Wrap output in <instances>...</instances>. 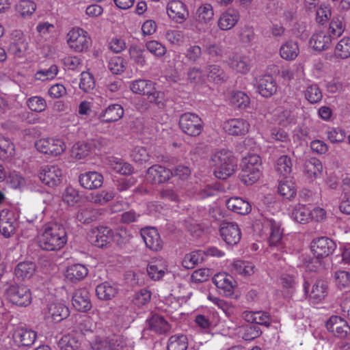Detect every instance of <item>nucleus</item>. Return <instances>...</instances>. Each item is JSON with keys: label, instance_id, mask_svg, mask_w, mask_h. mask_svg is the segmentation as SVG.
I'll list each match as a JSON object with an SVG mask.
<instances>
[{"label": "nucleus", "instance_id": "nucleus-43", "mask_svg": "<svg viewBox=\"0 0 350 350\" xmlns=\"http://www.w3.org/2000/svg\"><path fill=\"white\" fill-rule=\"evenodd\" d=\"M229 65L233 70L242 74H245L250 70L249 59L246 57H233L230 59Z\"/></svg>", "mask_w": 350, "mask_h": 350}, {"label": "nucleus", "instance_id": "nucleus-14", "mask_svg": "<svg viewBox=\"0 0 350 350\" xmlns=\"http://www.w3.org/2000/svg\"><path fill=\"white\" fill-rule=\"evenodd\" d=\"M212 280L217 288L223 290L226 296H231L234 293L237 282L232 275L226 273H219L213 277Z\"/></svg>", "mask_w": 350, "mask_h": 350}, {"label": "nucleus", "instance_id": "nucleus-21", "mask_svg": "<svg viewBox=\"0 0 350 350\" xmlns=\"http://www.w3.org/2000/svg\"><path fill=\"white\" fill-rule=\"evenodd\" d=\"M13 338L21 346L31 347L36 341L37 334L31 329L21 327L14 331Z\"/></svg>", "mask_w": 350, "mask_h": 350}, {"label": "nucleus", "instance_id": "nucleus-25", "mask_svg": "<svg viewBox=\"0 0 350 350\" xmlns=\"http://www.w3.org/2000/svg\"><path fill=\"white\" fill-rule=\"evenodd\" d=\"M226 206L229 210L240 215H247L252 210L251 205L247 201L238 197L228 199L226 201Z\"/></svg>", "mask_w": 350, "mask_h": 350}, {"label": "nucleus", "instance_id": "nucleus-62", "mask_svg": "<svg viewBox=\"0 0 350 350\" xmlns=\"http://www.w3.org/2000/svg\"><path fill=\"white\" fill-rule=\"evenodd\" d=\"M28 49V44L22 40L10 43L8 52L16 57H21Z\"/></svg>", "mask_w": 350, "mask_h": 350}, {"label": "nucleus", "instance_id": "nucleus-60", "mask_svg": "<svg viewBox=\"0 0 350 350\" xmlns=\"http://www.w3.org/2000/svg\"><path fill=\"white\" fill-rule=\"evenodd\" d=\"M262 334V331L257 325L248 324L244 327V332L242 338L245 340H252L258 338Z\"/></svg>", "mask_w": 350, "mask_h": 350}, {"label": "nucleus", "instance_id": "nucleus-38", "mask_svg": "<svg viewBox=\"0 0 350 350\" xmlns=\"http://www.w3.org/2000/svg\"><path fill=\"white\" fill-rule=\"evenodd\" d=\"M206 72L208 78L215 83H222L228 79L227 75L219 65L211 64L207 66Z\"/></svg>", "mask_w": 350, "mask_h": 350}, {"label": "nucleus", "instance_id": "nucleus-8", "mask_svg": "<svg viewBox=\"0 0 350 350\" xmlns=\"http://www.w3.org/2000/svg\"><path fill=\"white\" fill-rule=\"evenodd\" d=\"M222 239L230 245H237L241 240V230L235 222L223 221L219 226Z\"/></svg>", "mask_w": 350, "mask_h": 350}, {"label": "nucleus", "instance_id": "nucleus-9", "mask_svg": "<svg viewBox=\"0 0 350 350\" xmlns=\"http://www.w3.org/2000/svg\"><path fill=\"white\" fill-rule=\"evenodd\" d=\"M62 170L56 165H44L39 172V178L44 185L53 187L58 185L62 181Z\"/></svg>", "mask_w": 350, "mask_h": 350}, {"label": "nucleus", "instance_id": "nucleus-26", "mask_svg": "<svg viewBox=\"0 0 350 350\" xmlns=\"http://www.w3.org/2000/svg\"><path fill=\"white\" fill-rule=\"evenodd\" d=\"M88 273V270L82 264H73L68 267L66 278L72 282H77L84 279Z\"/></svg>", "mask_w": 350, "mask_h": 350}, {"label": "nucleus", "instance_id": "nucleus-3", "mask_svg": "<svg viewBox=\"0 0 350 350\" xmlns=\"http://www.w3.org/2000/svg\"><path fill=\"white\" fill-rule=\"evenodd\" d=\"M179 126L181 131L191 137L200 135L204 129V122L194 113H183L179 118Z\"/></svg>", "mask_w": 350, "mask_h": 350}, {"label": "nucleus", "instance_id": "nucleus-51", "mask_svg": "<svg viewBox=\"0 0 350 350\" xmlns=\"http://www.w3.org/2000/svg\"><path fill=\"white\" fill-rule=\"evenodd\" d=\"M129 54L131 59L135 64L143 67L146 65V51L139 46H132L129 49Z\"/></svg>", "mask_w": 350, "mask_h": 350}, {"label": "nucleus", "instance_id": "nucleus-58", "mask_svg": "<svg viewBox=\"0 0 350 350\" xmlns=\"http://www.w3.org/2000/svg\"><path fill=\"white\" fill-rule=\"evenodd\" d=\"M114 198L112 191H101L91 196V202L99 205H103L111 201Z\"/></svg>", "mask_w": 350, "mask_h": 350}, {"label": "nucleus", "instance_id": "nucleus-24", "mask_svg": "<svg viewBox=\"0 0 350 350\" xmlns=\"http://www.w3.org/2000/svg\"><path fill=\"white\" fill-rule=\"evenodd\" d=\"M124 115L123 107L119 104L110 105L104 112L99 115V120L103 122H112L120 120Z\"/></svg>", "mask_w": 350, "mask_h": 350}, {"label": "nucleus", "instance_id": "nucleus-53", "mask_svg": "<svg viewBox=\"0 0 350 350\" xmlns=\"http://www.w3.org/2000/svg\"><path fill=\"white\" fill-rule=\"evenodd\" d=\"M90 145L85 142H77L72 148V155L78 159L88 156L90 152Z\"/></svg>", "mask_w": 350, "mask_h": 350}, {"label": "nucleus", "instance_id": "nucleus-6", "mask_svg": "<svg viewBox=\"0 0 350 350\" xmlns=\"http://www.w3.org/2000/svg\"><path fill=\"white\" fill-rule=\"evenodd\" d=\"M35 146L39 152L51 157L60 155L66 148L62 140L54 138L40 139L36 142Z\"/></svg>", "mask_w": 350, "mask_h": 350}, {"label": "nucleus", "instance_id": "nucleus-27", "mask_svg": "<svg viewBox=\"0 0 350 350\" xmlns=\"http://www.w3.org/2000/svg\"><path fill=\"white\" fill-rule=\"evenodd\" d=\"M332 38L323 31L314 33L310 38L309 43L316 51H321L328 49L332 42Z\"/></svg>", "mask_w": 350, "mask_h": 350}, {"label": "nucleus", "instance_id": "nucleus-39", "mask_svg": "<svg viewBox=\"0 0 350 350\" xmlns=\"http://www.w3.org/2000/svg\"><path fill=\"white\" fill-rule=\"evenodd\" d=\"M345 28V19L342 16H337L333 18L329 23V36L332 39L340 36L344 32Z\"/></svg>", "mask_w": 350, "mask_h": 350}, {"label": "nucleus", "instance_id": "nucleus-16", "mask_svg": "<svg viewBox=\"0 0 350 350\" xmlns=\"http://www.w3.org/2000/svg\"><path fill=\"white\" fill-rule=\"evenodd\" d=\"M250 124L244 119H230L224 123V129L231 135H244L249 131Z\"/></svg>", "mask_w": 350, "mask_h": 350}, {"label": "nucleus", "instance_id": "nucleus-17", "mask_svg": "<svg viewBox=\"0 0 350 350\" xmlns=\"http://www.w3.org/2000/svg\"><path fill=\"white\" fill-rule=\"evenodd\" d=\"M80 185L87 189H95L100 187L103 183V176L97 172H88L79 177Z\"/></svg>", "mask_w": 350, "mask_h": 350}, {"label": "nucleus", "instance_id": "nucleus-55", "mask_svg": "<svg viewBox=\"0 0 350 350\" xmlns=\"http://www.w3.org/2000/svg\"><path fill=\"white\" fill-rule=\"evenodd\" d=\"M152 293L147 288H142L135 293L133 299V302L137 306H142L147 304L151 299Z\"/></svg>", "mask_w": 350, "mask_h": 350}, {"label": "nucleus", "instance_id": "nucleus-63", "mask_svg": "<svg viewBox=\"0 0 350 350\" xmlns=\"http://www.w3.org/2000/svg\"><path fill=\"white\" fill-rule=\"evenodd\" d=\"M108 68L113 74H120L124 70L125 62L121 57H112L109 62Z\"/></svg>", "mask_w": 350, "mask_h": 350}, {"label": "nucleus", "instance_id": "nucleus-44", "mask_svg": "<svg viewBox=\"0 0 350 350\" xmlns=\"http://www.w3.org/2000/svg\"><path fill=\"white\" fill-rule=\"evenodd\" d=\"M15 154L14 144L8 139L0 137V159L8 160Z\"/></svg>", "mask_w": 350, "mask_h": 350}, {"label": "nucleus", "instance_id": "nucleus-29", "mask_svg": "<svg viewBox=\"0 0 350 350\" xmlns=\"http://www.w3.org/2000/svg\"><path fill=\"white\" fill-rule=\"evenodd\" d=\"M254 269V267L251 263L240 260H236L229 265V270L232 274L243 276L253 274Z\"/></svg>", "mask_w": 350, "mask_h": 350}, {"label": "nucleus", "instance_id": "nucleus-40", "mask_svg": "<svg viewBox=\"0 0 350 350\" xmlns=\"http://www.w3.org/2000/svg\"><path fill=\"white\" fill-rule=\"evenodd\" d=\"M327 293V282L319 280L313 284L310 297L314 301H320L325 298Z\"/></svg>", "mask_w": 350, "mask_h": 350}, {"label": "nucleus", "instance_id": "nucleus-59", "mask_svg": "<svg viewBox=\"0 0 350 350\" xmlns=\"http://www.w3.org/2000/svg\"><path fill=\"white\" fill-rule=\"evenodd\" d=\"M202 49L198 45L190 46L185 52L187 61L191 64L197 63L202 57Z\"/></svg>", "mask_w": 350, "mask_h": 350}, {"label": "nucleus", "instance_id": "nucleus-32", "mask_svg": "<svg viewBox=\"0 0 350 350\" xmlns=\"http://www.w3.org/2000/svg\"><path fill=\"white\" fill-rule=\"evenodd\" d=\"M299 53L297 42L289 40L282 44L280 49V56L286 60L295 59Z\"/></svg>", "mask_w": 350, "mask_h": 350}, {"label": "nucleus", "instance_id": "nucleus-7", "mask_svg": "<svg viewBox=\"0 0 350 350\" xmlns=\"http://www.w3.org/2000/svg\"><path fill=\"white\" fill-rule=\"evenodd\" d=\"M67 42L76 52L86 51L91 42L88 33L81 28L72 29L68 35Z\"/></svg>", "mask_w": 350, "mask_h": 350}, {"label": "nucleus", "instance_id": "nucleus-57", "mask_svg": "<svg viewBox=\"0 0 350 350\" xmlns=\"http://www.w3.org/2000/svg\"><path fill=\"white\" fill-rule=\"evenodd\" d=\"M81 81L79 88L85 92H89L95 87V81L93 76L87 72H82L81 74Z\"/></svg>", "mask_w": 350, "mask_h": 350}, {"label": "nucleus", "instance_id": "nucleus-45", "mask_svg": "<svg viewBox=\"0 0 350 350\" xmlns=\"http://www.w3.org/2000/svg\"><path fill=\"white\" fill-rule=\"evenodd\" d=\"M213 10L211 4H204L198 8L196 20L200 23L207 24L213 18Z\"/></svg>", "mask_w": 350, "mask_h": 350}, {"label": "nucleus", "instance_id": "nucleus-34", "mask_svg": "<svg viewBox=\"0 0 350 350\" xmlns=\"http://www.w3.org/2000/svg\"><path fill=\"white\" fill-rule=\"evenodd\" d=\"M99 215L98 211L90 207H83L79 209L76 219L82 224H90L96 221Z\"/></svg>", "mask_w": 350, "mask_h": 350}, {"label": "nucleus", "instance_id": "nucleus-20", "mask_svg": "<svg viewBox=\"0 0 350 350\" xmlns=\"http://www.w3.org/2000/svg\"><path fill=\"white\" fill-rule=\"evenodd\" d=\"M147 323L150 330L159 334H167L171 329L170 323L163 316L158 314H152V317L147 320Z\"/></svg>", "mask_w": 350, "mask_h": 350}, {"label": "nucleus", "instance_id": "nucleus-47", "mask_svg": "<svg viewBox=\"0 0 350 350\" xmlns=\"http://www.w3.org/2000/svg\"><path fill=\"white\" fill-rule=\"evenodd\" d=\"M336 57L347 59L350 57V38L346 37L341 39L336 44L334 50Z\"/></svg>", "mask_w": 350, "mask_h": 350}, {"label": "nucleus", "instance_id": "nucleus-15", "mask_svg": "<svg viewBox=\"0 0 350 350\" xmlns=\"http://www.w3.org/2000/svg\"><path fill=\"white\" fill-rule=\"evenodd\" d=\"M167 12L170 18L179 23L185 21L189 15L185 5L179 0L170 1L167 5Z\"/></svg>", "mask_w": 350, "mask_h": 350}, {"label": "nucleus", "instance_id": "nucleus-33", "mask_svg": "<svg viewBox=\"0 0 350 350\" xmlns=\"http://www.w3.org/2000/svg\"><path fill=\"white\" fill-rule=\"evenodd\" d=\"M36 271V265L32 262H21L14 269L16 278L21 280L30 278Z\"/></svg>", "mask_w": 350, "mask_h": 350}, {"label": "nucleus", "instance_id": "nucleus-12", "mask_svg": "<svg viewBox=\"0 0 350 350\" xmlns=\"http://www.w3.org/2000/svg\"><path fill=\"white\" fill-rule=\"evenodd\" d=\"M146 246L152 251H159L163 247V241L157 230L154 228H145L140 231Z\"/></svg>", "mask_w": 350, "mask_h": 350}, {"label": "nucleus", "instance_id": "nucleus-1", "mask_svg": "<svg viewBox=\"0 0 350 350\" xmlns=\"http://www.w3.org/2000/svg\"><path fill=\"white\" fill-rule=\"evenodd\" d=\"M67 232L64 226L55 223L46 226L38 236L39 247L45 251H58L67 243Z\"/></svg>", "mask_w": 350, "mask_h": 350}, {"label": "nucleus", "instance_id": "nucleus-50", "mask_svg": "<svg viewBox=\"0 0 350 350\" xmlns=\"http://www.w3.org/2000/svg\"><path fill=\"white\" fill-rule=\"evenodd\" d=\"M292 215L294 219L300 224H306L311 220L310 210L305 206L296 207L293 211Z\"/></svg>", "mask_w": 350, "mask_h": 350}, {"label": "nucleus", "instance_id": "nucleus-19", "mask_svg": "<svg viewBox=\"0 0 350 350\" xmlns=\"http://www.w3.org/2000/svg\"><path fill=\"white\" fill-rule=\"evenodd\" d=\"M257 88L263 97L269 98L276 92L277 85L272 75H265L259 79Z\"/></svg>", "mask_w": 350, "mask_h": 350}, {"label": "nucleus", "instance_id": "nucleus-11", "mask_svg": "<svg viewBox=\"0 0 350 350\" xmlns=\"http://www.w3.org/2000/svg\"><path fill=\"white\" fill-rule=\"evenodd\" d=\"M72 304L79 312H86L89 311L92 306L88 289L85 288L77 289L72 295Z\"/></svg>", "mask_w": 350, "mask_h": 350}, {"label": "nucleus", "instance_id": "nucleus-4", "mask_svg": "<svg viewBox=\"0 0 350 350\" xmlns=\"http://www.w3.org/2000/svg\"><path fill=\"white\" fill-rule=\"evenodd\" d=\"M336 249L335 243L327 237H320L314 240L311 243V250L315 256L310 263L321 265V259L332 254Z\"/></svg>", "mask_w": 350, "mask_h": 350}, {"label": "nucleus", "instance_id": "nucleus-5", "mask_svg": "<svg viewBox=\"0 0 350 350\" xmlns=\"http://www.w3.org/2000/svg\"><path fill=\"white\" fill-rule=\"evenodd\" d=\"M8 299L19 306L26 307L31 302V293L30 289L24 285L13 284L6 290Z\"/></svg>", "mask_w": 350, "mask_h": 350}, {"label": "nucleus", "instance_id": "nucleus-48", "mask_svg": "<svg viewBox=\"0 0 350 350\" xmlns=\"http://www.w3.org/2000/svg\"><path fill=\"white\" fill-rule=\"evenodd\" d=\"M322 168L321 161L316 158H311L304 163V170L310 178H316L321 173Z\"/></svg>", "mask_w": 350, "mask_h": 350}, {"label": "nucleus", "instance_id": "nucleus-2", "mask_svg": "<svg viewBox=\"0 0 350 350\" xmlns=\"http://www.w3.org/2000/svg\"><path fill=\"white\" fill-rule=\"evenodd\" d=\"M210 165L214 167V174L219 179H226L230 176L237 167V160L232 152L222 149L212 154Z\"/></svg>", "mask_w": 350, "mask_h": 350}, {"label": "nucleus", "instance_id": "nucleus-64", "mask_svg": "<svg viewBox=\"0 0 350 350\" xmlns=\"http://www.w3.org/2000/svg\"><path fill=\"white\" fill-rule=\"evenodd\" d=\"M146 46L152 54L157 57L163 56L167 51L165 47L156 40L147 42Z\"/></svg>", "mask_w": 350, "mask_h": 350}, {"label": "nucleus", "instance_id": "nucleus-61", "mask_svg": "<svg viewBox=\"0 0 350 350\" xmlns=\"http://www.w3.org/2000/svg\"><path fill=\"white\" fill-rule=\"evenodd\" d=\"M336 284L340 288L350 286V273L343 270H338L334 273Z\"/></svg>", "mask_w": 350, "mask_h": 350}, {"label": "nucleus", "instance_id": "nucleus-56", "mask_svg": "<svg viewBox=\"0 0 350 350\" xmlns=\"http://www.w3.org/2000/svg\"><path fill=\"white\" fill-rule=\"evenodd\" d=\"M28 107L33 111L42 112L46 107V103L44 98L40 96H31L27 100Z\"/></svg>", "mask_w": 350, "mask_h": 350}, {"label": "nucleus", "instance_id": "nucleus-49", "mask_svg": "<svg viewBox=\"0 0 350 350\" xmlns=\"http://www.w3.org/2000/svg\"><path fill=\"white\" fill-rule=\"evenodd\" d=\"M35 3L30 0H22L16 5V10L22 16H31L36 10Z\"/></svg>", "mask_w": 350, "mask_h": 350}, {"label": "nucleus", "instance_id": "nucleus-23", "mask_svg": "<svg viewBox=\"0 0 350 350\" xmlns=\"http://www.w3.org/2000/svg\"><path fill=\"white\" fill-rule=\"evenodd\" d=\"M118 286L116 283L105 282L98 284L96 288V294L101 300H110L118 293Z\"/></svg>", "mask_w": 350, "mask_h": 350}, {"label": "nucleus", "instance_id": "nucleus-10", "mask_svg": "<svg viewBox=\"0 0 350 350\" xmlns=\"http://www.w3.org/2000/svg\"><path fill=\"white\" fill-rule=\"evenodd\" d=\"M327 329L334 336L345 338L350 334V326L342 317L333 315L325 323Z\"/></svg>", "mask_w": 350, "mask_h": 350}, {"label": "nucleus", "instance_id": "nucleus-41", "mask_svg": "<svg viewBox=\"0 0 350 350\" xmlns=\"http://www.w3.org/2000/svg\"><path fill=\"white\" fill-rule=\"evenodd\" d=\"M3 211L0 213V232L6 238L10 237L14 234L16 222L14 218H3Z\"/></svg>", "mask_w": 350, "mask_h": 350}, {"label": "nucleus", "instance_id": "nucleus-36", "mask_svg": "<svg viewBox=\"0 0 350 350\" xmlns=\"http://www.w3.org/2000/svg\"><path fill=\"white\" fill-rule=\"evenodd\" d=\"M153 86L154 83L150 81L139 79L131 83L130 89L135 94L146 95L151 93Z\"/></svg>", "mask_w": 350, "mask_h": 350}, {"label": "nucleus", "instance_id": "nucleus-52", "mask_svg": "<svg viewBox=\"0 0 350 350\" xmlns=\"http://www.w3.org/2000/svg\"><path fill=\"white\" fill-rule=\"evenodd\" d=\"M322 93L317 84L310 85L305 91V98L310 103H317L321 100Z\"/></svg>", "mask_w": 350, "mask_h": 350}, {"label": "nucleus", "instance_id": "nucleus-42", "mask_svg": "<svg viewBox=\"0 0 350 350\" xmlns=\"http://www.w3.org/2000/svg\"><path fill=\"white\" fill-rule=\"evenodd\" d=\"M278 192L285 199L291 200L294 198L297 192L295 183L291 180H280Z\"/></svg>", "mask_w": 350, "mask_h": 350}, {"label": "nucleus", "instance_id": "nucleus-35", "mask_svg": "<svg viewBox=\"0 0 350 350\" xmlns=\"http://www.w3.org/2000/svg\"><path fill=\"white\" fill-rule=\"evenodd\" d=\"M188 348V338L184 334H175L171 336L167 342V350H187Z\"/></svg>", "mask_w": 350, "mask_h": 350}, {"label": "nucleus", "instance_id": "nucleus-37", "mask_svg": "<svg viewBox=\"0 0 350 350\" xmlns=\"http://www.w3.org/2000/svg\"><path fill=\"white\" fill-rule=\"evenodd\" d=\"M292 167L291 159L287 155H282L278 159L275 167L280 176L287 178L292 172Z\"/></svg>", "mask_w": 350, "mask_h": 350}, {"label": "nucleus", "instance_id": "nucleus-22", "mask_svg": "<svg viewBox=\"0 0 350 350\" xmlns=\"http://www.w3.org/2000/svg\"><path fill=\"white\" fill-rule=\"evenodd\" d=\"M239 18V13L237 10L228 9L220 16L218 27L221 30H230L235 26Z\"/></svg>", "mask_w": 350, "mask_h": 350}, {"label": "nucleus", "instance_id": "nucleus-28", "mask_svg": "<svg viewBox=\"0 0 350 350\" xmlns=\"http://www.w3.org/2000/svg\"><path fill=\"white\" fill-rule=\"evenodd\" d=\"M242 170L239 175L241 181L246 185H252L256 183L261 176V170L251 167L241 165Z\"/></svg>", "mask_w": 350, "mask_h": 350}, {"label": "nucleus", "instance_id": "nucleus-54", "mask_svg": "<svg viewBox=\"0 0 350 350\" xmlns=\"http://www.w3.org/2000/svg\"><path fill=\"white\" fill-rule=\"evenodd\" d=\"M230 102L237 107L244 109L249 105L250 98L243 92L237 91L232 95Z\"/></svg>", "mask_w": 350, "mask_h": 350}, {"label": "nucleus", "instance_id": "nucleus-46", "mask_svg": "<svg viewBox=\"0 0 350 350\" xmlns=\"http://www.w3.org/2000/svg\"><path fill=\"white\" fill-rule=\"evenodd\" d=\"M268 225L271 230L269 238V244L270 245H277V244L280 243L282 237L280 224L279 222L271 219L268 220Z\"/></svg>", "mask_w": 350, "mask_h": 350}, {"label": "nucleus", "instance_id": "nucleus-30", "mask_svg": "<svg viewBox=\"0 0 350 350\" xmlns=\"http://www.w3.org/2000/svg\"><path fill=\"white\" fill-rule=\"evenodd\" d=\"M206 259V254L202 250L193 251L185 256L182 265L187 269H193L196 265L204 262Z\"/></svg>", "mask_w": 350, "mask_h": 350}, {"label": "nucleus", "instance_id": "nucleus-31", "mask_svg": "<svg viewBox=\"0 0 350 350\" xmlns=\"http://www.w3.org/2000/svg\"><path fill=\"white\" fill-rule=\"evenodd\" d=\"M133 235L126 228L120 227L113 233V241L120 248H124L131 243Z\"/></svg>", "mask_w": 350, "mask_h": 350}, {"label": "nucleus", "instance_id": "nucleus-18", "mask_svg": "<svg viewBox=\"0 0 350 350\" xmlns=\"http://www.w3.org/2000/svg\"><path fill=\"white\" fill-rule=\"evenodd\" d=\"M70 314L68 308L61 303H53L49 305L46 318L54 323H59L66 319Z\"/></svg>", "mask_w": 350, "mask_h": 350}, {"label": "nucleus", "instance_id": "nucleus-13", "mask_svg": "<svg viewBox=\"0 0 350 350\" xmlns=\"http://www.w3.org/2000/svg\"><path fill=\"white\" fill-rule=\"evenodd\" d=\"M172 176V171L160 165H154L147 170L146 179L152 184H161Z\"/></svg>", "mask_w": 350, "mask_h": 350}]
</instances>
